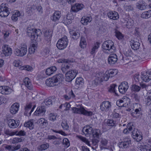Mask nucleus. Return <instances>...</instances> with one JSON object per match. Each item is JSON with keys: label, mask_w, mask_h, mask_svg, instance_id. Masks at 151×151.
Wrapping results in <instances>:
<instances>
[{"label": "nucleus", "mask_w": 151, "mask_h": 151, "mask_svg": "<svg viewBox=\"0 0 151 151\" xmlns=\"http://www.w3.org/2000/svg\"><path fill=\"white\" fill-rule=\"evenodd\" d=\"M68 44L67 37L66 36H64L58 41L56 44V46L59 49L62 50L66 47Z\"/></svg>", "instance_id": "obj_7"}, {"label": "nucleus", "mask_w": 151, "mask_h": 151, "mask_svg": "<svg viewBox=\"0 0 151 151\" xmlns=\"http://www.w3.org/2000/svg\"><path fill=\"white\" fill-rule=\"evenodd\" d=\"M37 123L43 128L46 127L47 126L48 124L47 120L44 118H41L39 119Z\"/></svg>", "instance_id": "obj_23"}, {"label": "nucleus", "mask_w": 151, "mask_h": 151, "mask_svg": "<svg viewBox=\"0 0 151 151\" xmlns=\"http://www.w3.org/2000/svg\"><path fill=\"white\" fill-rule=\"evenodd\" d=\"M4 94H9L12 92V89L9 87L4 86Z\"/></svg>", "instance_id": "obj_56"}, {"label": "nucleus", "mask_w": 151, "mask_h": 151, "mask_svg": "<svg viewBox=\"0 0 151 151\" xmlns=\"http://www.w3.org/2000/svg\"><path fill=\"white\" fill-rule=\"evenodd\" d=\"M116 109H114L112 114L111 115V116L112 118H117L119 117V113L116 112Z\"/></svg>", "instance_id": "obj_62"}, {"label": "nucleus", "mask_w": 151, "mask_h": 151, "mask_svg": "<svg viewBox=\"0 0 151 151\" xmlns=\"http://www.w3.org/2000/svg\"><path fill=\"white\" fill-rule=\"evenodd\" d=\"M139 107L138 108L136 109L135 110V111L133 112H132L131 114V115L132 116H133L134 117H136L137 116V114H139L141 111V107L142 106L140 105H139Z\"/></svg>", "instance_id": "obj_43"}, {"label": "nucleus", "mask_w": 151, "mask_h": 151, "mask_svg": "<svg viewBox=\"0 0 151 151\" xmlns=\"http://www.w3.org/2000/svg\"><path fill=\"white\" fill-rule=\"evenodd\" d=\"M31 8L33 9H36L39 14H42L43 12L42 7L40 6H39L36 7L35 6L33 5L32 6Z\"/></svg>", "instance_id": "obj_52"}, {"label": "nucleus", "mask_w": 151, "mask_h": 151, "mask_svg": "<svg viewBox=\"0 0 151 151\" xmlns=\"http://www.w3.org/2000/svg\"><path fill=\"white\" fill-rule=\"evenodd\" d=\"M27 33L32 40L37 41L38 37L41 35L42 32L40 29H37L28 27L27 30Z\"/></svg>", "instance_id": "obj_1"}, {"label": "nucleus", "mask_w": 151, "mask_h": 151, "mask_svg": "<svg viewBox=\"0 0 151 151\" xmlns=\"http://www.w3.org/2000/svg\"><path fill=\"white\" fill-rule=\"evenodd\" d=\"M52 78L56 84L57 83H61L63 80L64 76L62 74L60 73L54 76Z\"/></svg>", "instance_id": "obj_17"}, {"label": "nucleus", "mask_w": 151, "mask_h": 151, "mask_svg": "<svg viewBox=\"0 0 151 151\" xmlns=\"http://www.w3.org/2000/svg\"><path fill=\"white\" fill-rule=\"evenodd\" d=\"M56 115L54 113H50L49 115V119L50 120L54 122L56 120Z\"/></svg>", "instance_id": "obj_58"}, {"label": "nucleus", "mask_w": 151, "mask_h": 151, "mask_svg": "<svg viewBox=\"0 0 151 151\" xmlns=\"http://www.w3.org/2000/svg\"><path fill=\"white\" fill-rule=\"evenodd\" d=\"M46 84L47 86L50 87L56 85L52 77L47 79L46 81Z\"/></svg>", "instance_id": "obj_36"}, {"label": "nucleus", "mask_w": 151, "mask_h": 151, "mask_svg": "<svg viewBox=\"0 0 151 151\" xmlns=\"http://www.w3.org/2000/svg\"><path fill=\"white\" fill-rule=\"evenodd\" d=\"M70 15V14H68L66 17L63 18L62 22L65 25L70 24L72 23V19Z\"/></svg>", "instance_id": "obj_26"}, {"label": "nucleus", "mask_w": 151, "mask_h": 151, "mask_svg": "<svg viewBox=\"0 0 151 151\" xmlns=\"http://www.w3.org/2000/svg\"><path fill=\"white\" fill-rule=\"evenodd\" d=\"M70 105L68 103H66L64 104H61L59 106L60 109L63 108V110L66 111L68 110L70 107Z\"/></svg>", "instance_id": "obj_44"}, {"label": "nucleus", "mask_w": 151, "mask_h": 151, "mask_svg": "<svg viewBox=\"0 0 151 151\" xmlns=\"http://www.w3.org/2000/svg\"><path fill=\"white\" fill-rule=\"evenodd\" d=\"M133 125L131 123H128L127 126V128L124 129L123 132L125 134H128L133 129Z\"/></svg>", "instance_id": "obj_37"}, {"label": "nucleus", "mask_w": 151, "mask_h": 151, "mask_svg": "<svg viewBox=\"0 0 151 151\" xmlns=\"http://www.w3.org/2000/svg\"><path fill=\"white\" fill-rule=\"evenodd\" d=\"M91 133L93 137L99 138V136L101 135L100 131L99 129H93Z\"/></svg>", "instance_id": "obj_40"}, {"label": "nucleus", "mask_w": 151, "mask_h": 151, "mask_svg": "<svg viewBox=\"0 0 151 151\" xmlns=\"http://www.w3.org/2000/svg\"><path fill=\"white\" fill-rule=\"evenodd\" d=\"M55 99L54 97H52L49 99H47L44 101V103L47 106H48L49 105L52 104V103L55 102Z\"/></svg>", "instance_id": "obj_39"}, {"label": "nucleus", "mask_w": 151, "mask_h": 151, "mask_svg": "<svg viewBox=\"0 0 151 151\" xmlns=\"http://www.w3.org/2000/svg\"><path fill=\"white\" fill-rule=\"evenodd\" d=\"M131 90L133 91L138 92L140 89V87L139 86L135 85L132 86L131 88Z\"/></svg>", "instance_id": "obj_57"}, {"label": "nucleus", "mask_w": 151, "mask_h": 151, "mask_svg": "<svg viewBox=\"0 0 151 151\" xmlns=\"http://www.w3.org/2000/svg\"><path fill=\"white\" fill-rule=\"evenodd\" d=\"M139 132L137 129H134L132 132V136L133 138L137 140V141H140L142 139V137L140 135H139Z\"/></svg>", "instance_id": "obj_20"}, {"label": "nucleus", "mask_w": 151, "mask_h": 151, "mask_svg": "<svg viewBox=\"0 0 151 151\" xmlns=\"http://www.w3.org/2000/svg\"><path fill=\"white\" fill-rule=\"evenodd\" d=\"M141 77L142 80L144 81H149L151 80V71L142 72Z\"/></svg>", "instance_id": "obj_13"}, {"label": "nucleus", "mask_w": 151, "mask_h": 151, "mask_svg": "<svg viewBox=\"0 0 151 151\" xmlns=\"http://www.w3.org/2000/svg\"><path fill=\"white\" fill-rule=\"evenodd\" d=\"M151 16V10L144 12L141 14V17L144 19H147Z\"/></svg>", "instance_id": "obj_42"}, {"label": "nucleus", "mask_w": 151, "mask_h": 151, "mask_svg": "<svg viewBox=\"0 0 151 151\" xmlns=\"http://www.w3.org/2000/svg\"><path fill=\"white\" fill-rule=\"evenodd\" d=\"M92 20L91 17H83L81 20V22L84 25H87L88 22H90Z\"/></svg>", "instance_id": "obj_30"}, {"label": "nucleus", "mask_w": 151, "mask_h": 151, "mask_svg": "<svg viewBox=\"0 0 151 151\" xmlns=\"http://www.w3.org/2000/svg\"><path fill=\"white\" fill-rule=\"evenodd\" d=\"M83 78L81 77L77 78L75 82V86L76 88H78L81 86L83 83Z\"/></svg>", "instance_id": "obj_38"}, {"label": "nucleus", "mask_w": 151, "mask_h": 151, "mask_svg": "<svg viewBox=\"0 0 151 151\" xmlns=\"http://www.w3.org/2000/svg\"><path fill=\"white\" fill-rule=\"evenodd\" d=\"M32 107V105L31 104H29L25 108V111L24 112V114L25 115H27L28 113V112L27 111V110H30L29 112V115H30L31 113L33 111V108L32 109H31V108Z\"/></svg>", "instance_id": "obj_45"}, {"label": "nucleus", "mask_w": 151, "mask_h": 151, "mask_svg": "<svg viewBox=\"0 0 151 151\" xmlns=\"http://www.w3.org/2000/svg\"><path fill=\"white\" fill-rule=\"evenodd\" d=\"M105 73L106 75L108 76V79L110 77H112L116 75L117 71L116 70H110L109 71L106 72Z\"/></svg>", "instance_id": "obj_33"}, {"label": "nucleus", "mask_w": 151, "mask_h": 151, "mask_svg": "<svg viewBox=\"0 0 151 151\" xmlns=\"http://www.w3.org/2000/svg\"><path fill=\"white\" fill-rule=\"evenodd\" d=\"M46 111L45 108L43 106L38 107L37 108L34 114L35 115L43 116Z\"/></svg>", "instance_id": "obj_22"}, {"label": "nucleus", "mask_w": 151, "mask_h": 151, "mask_svg": "<svg viewBox=\"0 0 151 151\" xmlns=\"http://www.w3.org/2000/svg\"><path fill=\"white\" fill-rule=\"evenodd\" d=\"M101 143L100 145L101 148L102 147L106 146V145L108 143V141L105 139H102L101 141Z\"/></svg>", "instance_id": "obj_63"}, {"label": "nucleus", "mask_w": 151, "mask_h": 151, "mask_svg": "<svg viewBox=\"0 0 151 151\" xmlns=\"http://www.w3.org/2000/svg\"><path fill=\"white\" fill-rule=\"evenodd\" d=\"M84 7V6L82 4H76L72 6L71 9L74 12H77L81 10Z\"/></svg>", "instance_id": "obj_21"}, {"label": "nucleus", "mask_w": 151, "mask_h": 151, "mask_svg": "<svg viewBox=\"0 0 151 151\" xmlns=\"http://www.w3.org/2000/svg\"><path fill=\"white\" fill-rule=\"evenodd\" d=\"M86 45L85 39L84 37H82L80 42V46L81 48H84L86 47Z\"/></svg>", "instance_id": "obj_53"}, {"label": "nucleus", "mask_w": 151, "mask_h": 151, "mask_svg": "<svg viewBox=\"0 0 151 151\" xmlns=\"http://www.w3.org/2000/svg\"><path fill=\"white\" fill-rule=\"evenodd\" d=\"M106 123L107 125L109 126L113 127L116 126V121L112 119H108Z\"/></svg>", "instance_id": "obj_48"}, {"label": "nucleus", "mask_w": 151, "mask_h": 151, "mask_svg": "<svg viewBox=\"0 0 151 151\" xmlns=\"http://www.w3.org/2000/svg\"><path fill=\"white\" fill-rule=\"evenodd\" d=\"M124 23L125 24V26L128 28H131L133 25L134 21L131 19H126L124 20Z\"/></svg>", "instance_id": "obj_29"}, {"label": "nucleus", "mask_w": 151, "mask_h": 151, "mask_svg": "<svg viewBox=\"0 0 151 151\" xmlns=\"http://www.w3.org/2000/svg\"><path fill=\"white\" fill-rule=\"evenodd\" d=\"M116 103V105L119 107H125L127 106L125 103V101L122 100H117Z\"/></svg>", "instance_id": "obj_46"}, {"label": "nucleus", "mask_w": 151, "mask_h": 151, "mask_svg": "<svg viewBox=\"0 0 151 151\" xmlns=\"http://www.w3.org/2000/svg\"><path fill=\"white\" fill-rule=\"evenodd\" d=\"M24 83L26 87L29 89L31 90L32 88V86L29 78L26 77L24 80Z\"/></svg>", "instance_id": "obj_31"}, {"label": "nucleus", "mask_w": 151, "mask_h": 151, "mask_svg": "<svg viewBox=\"0 0 151 151\" xmlns=\"http://www.w3.org/2000/svg\"><path fill=\"white\" fill-rule=\"evenodd\" d=\"M17 132L9 131V130L6 129L4 132V133L8 135L12 136L15 134Z\"/></svg>", "instance_id": "obj_54"}, {"label": "nucleus", "mask_w": 151, "mask_h": 151, "mask_svg": "<svg viewBox=\"0 0 151 151\" xmlns=\"http://www.w3.org/2000/svg\"><path fill=\"white\" fill-rule=\"evenodd\" d=\"M117 60V56L116 54H111L108 58V63L110 65L114 64L116 62Z\"/></svg>", "instance_id": "obj_16"}, {"label": "nucleus", "mask_w": 151, "mask_h": 151, "mask_svg": "<svg viewBox=\"0 0 151 151\" xmlns=\"http://www.w3.org/2000/svg\"><path fill=\"white\" fill-rule=\"evenodd\" d=\"M19 124V120H15L13 119H10L8 121V125L9 127L12 128H15L17 127Z\"/></svg>", "instance_id": "obj_15"}, {"label": "nucleus", "mask_w": 151, "mask_h": 151, "mask_svg": "<svg viewBox=\"0 0 151 151\" xmlns=\"http://www.w3.org/2000/svg\"><path fill=\"white\" fill-rule=\"evenodd\" d=\"M129 86L127 82H123L119 86V91L121 93H124L128 89Z\"/></svg>", "instance_id": "obj_14"}, {"label": "nucleus", "mask_w": 151, "mask_h": 151, "mask_svg": "<svg viewBox=\"0 0 151 151\" xmlns=\"http://www.w3.org/2000/svg\"><path fill=\"white\" fill-rule=\"evenodd\" d=\"M131 142L130 139L128 137H126L123 138L122 141L119 143L118 146L121 148H126L129 146Z\"/></svg>", "instance_id": "obj_9"}, {"label": "nucleus", "mask_w": 151, "mask_h": 151, "mask_svg": "<svg viewBox=\"0 0 151 151\" xmlns=\"http://www.w3.org/2000/svg\"><path fill=\"white\" fill-rule=\"evenodd\" d=\"M10 12L8 7L3 4H1L0 8V16L2 17H7Z\"/></svg>", "instance_id": "obj_12"}, {"label": "nucleus", "mask_w": 151, "mask_h": 151, "mask_svg": "<svg viewBox=\"0 0 151 151\" xmlns=\"http://www.w3.org/2000/svg\"><path fill=\"white\" fill-rule=\"evenodd\" d=\"M111 106L110 102L108 101H105L101 103L100 108L102 111L107 112L110 110Z\"/></svg>", "instance_id": "obj_11"}, {"label": "nucleus", "mask_w": 151, "mask_h": 151, "mask_svg": "<svg viewBox=\"0 0 151 151\" xmlns=\"http://www.w3.org/2000/svg\"><path fill=\"white\" fill-rule=\"evenodd\" d=\"M69 33L72 37L74 40L78 39L80 37V34L78 32H76L73 30H71L69 31Z\"/></svg>", "instance_id": "obj_35"}, {"label": "nucleus", "mask_w": 151, "mask_h": 151, "mask_svg": "<svg viewBox=\"0 0 151 151\" xmlns=\"http://www.w3.org/2000/svg\"><path fill=\"white\" fill-rule=\"evenodd\" d=\"M146 6V3L142 0L139 1L136 4L137 8L141 10L145 9Z\"/></svg>", "instance_id": "obj_25"}, {"label": "nucleus", "mask_w": 151, "mask_h": 151, "mask_svg": "<svg viewBox=\"0 0 151 151\" xmlns=\"http://www.w3.org/2000/svg\"><path fill=\"white\" fill-rule=\"evenodd\" d=\"M12 53L11 48L9 47L8 45H5L2 47V52L1 55L2 57H7L10 56Z\"/></svg>", "instance_id": "obj_10"}, {"label": "nucleus", "mask_w": 151, "mask_h": 151, "mask_svg": "<svg viewBox=\"0 0 151 151\" xmlns=\"http://www.w3.org/2000/svg\"><path fill=\"white\" fill-rule=\"evenodd\" d=\"M20 13L19 11L16 12L14 14H13L11 18L12 20L16 21L18 19V17L20 16Z\"/></svg>", "instance_id": "obj_47"}, {"label": "nucleus", "mask_w": 151, "mask_h": 151, "mask_svg": "<svg viewBox=\"0 0 151 151\" xmlns=\"http://www.w3.org/2000/svg\"><path fill=\"white\" fill-rule=\"evenodd\" d=\"M132 97L133 100L135 102V104H138L139 101L140 96L137 94H132Z\"/></svg>", "instance_id": "obj_49"}, {"label": "nucleus", "mask_w": 151, "mask_h": 151, "mask_svg": "<svg viewBox=\"0 0 151 151\" xmlns=\"http://www.w3.org/2000/svg\"><path fill=\"white\" fill-rule=\"evenodd\" d=\"M115 35L119 40L122 39L123 37V36L122 33L118 31H116Z\"/></svg>", "instance_id": "obj_64"}, {"label": "nucleus", "mask_w": 151, "mask_h": 151, "mask_svg": "<svg viewBox=\"0 0 151 151\" xmlns=\"http://www.w3.org/2000/svg\"><path fill=\"white\" fill-rule=\"evenodd\" d=\"M102 47L104 50H108L110 53L114 52L115 50L113 42L110 40L104 42L102 45Z\"/></svg>", "instance_id": "obj_3"}, {"label": "nucleus", "mask_w": 151, "mask_h": 151, "mask_svg": "<svg viewBox=\"0 0 151 151\" xmlns=\"http://www.w3.org/2000/svg\"><path fill=\"white\" fill-rule=\"evenodd\" d=\"M61 126L64 129L67 130L68 129L69 126L66 121H63L61 124Z\"/></svg>", "instance_id": "obj_61"}, {"label": "nucleus", "mask_w": 151, "mask_h": 151, "mask_svg": "<svg viewBox=\"0 0 151 151\" xmlns=\"http://www.w3.org/2000/svg\"><path fill=\"white\" fill-rule=\"evenodd\" d=\"M64 99L66 100H69L71 98L75 97V95L73 91L71 90L68 94L63 96Z\"/></svg>", "instance_id": "obj_41"}, {"label": "nucleus", "mask_w": 151, "mask_h": 151, "mask_svg": "<svg viewBox=\"0 0 151 151\" xmlns=\"http://www.w3.org/2000/svg\"><path fill=\"white\" fill-rule=\"evenodd\" d=\"M19 104L17 103L13 104L10 109V112L12 114H16L19 110Z\"/></svg>", "instance_id": "obj_19"}, {"label": "nucleus", "mask_w": 151, "mask_h": 151, "mask_svg": "<svg viewBox=\"0 0 151 151\" xmlns=\"http://www.w3.org/2000/svg\"><path fill=\"white\" fill-rule=\"evenodd\" d=\"M78 71L76 69L69 70L65 74L66 81L68 82L71 81L76 77L78 73Z\"/></svg>", "instance_id": "obj_8"}, {"label": "nucleus", "mask_w": 151, "mask_h": 151, "mask_svg": "<svg viewBox=\"0 0 151 151\" xmlns=\"http://www.w3.org/2000/svg\"><path fill=\"white\" fill-rule=\"evenodd\" d=\"M145 97V102L147 105H150L151 104V93H147Z\"/></svg>", "instance_id": "obj_34"}, {"label": "nucleus", "mask_w": 151, "mask_h": 151, "mask_svg": "<svg viewBox=\"0 0 151 151\" xmlns=\"http://www.w3.org/2000/svg\"><path fill=\"white\" fill-rule=\"evenodd\" d=\"M49 147V145L47 143L45 144L41 145L39 148L40 151L45 150L47 149Z\"/></svg>", "instance_id": "obj_55"}, {"label": "nucleus", "mask_w": 151, "mask_h": 151, "mask_svg": "<svg viewBox=\"0 0 151 151\" xmlns=\"http://www.w3.org/2000/svg\"><path fill=\"white\" fill-rule=\"evenodd\" d=\"M94 80V83L95 85L100 83L103 81H107L108 80V76L101 72H98L96 73Z\"/></svg>", "instance_id": "obj_5"}, {"label": "nucleus", "mask_w": 151, "mask_h": 151, "mask_svg": "<svg viewBox=\"0 0 151 151\" xmlns=\"http://www.w3.org/2000/svg\"><path fill=\"white\" fill-rule=\"evenodd\" d=\"M92 127L86 125L83 127L82 131L85 134H90L92 132Z\"/></svg>", "instance_id": "obj_28"}, {"label": "nucleus", "mask_w": 151, "mask_h": 151, "mask_svg": "<svg viewBox=\"0 0 151 151\" xmlns=\"http://www.w3.org/2000/svg\"><path fill=\"white\" fill-rule=\"evenodd\" d=\"M130 44L132 48L134 50L139 49L140 45V43L138 41H135L134 40H131Z\"/></svg>", "instance_id": "obj_24"}, {"label": "nucleus", "mask_w": 151, "mask_h": 151, "mask_svg": "<svg viewBox=\"0 0 151 151\" xmlns=\"http://www.w3.org/2000/svg\"><path fill=\"white\" fill-rule=\"evenodd\" d=\"M23 139L22 138H14L12 140V143L15 144L21 142L22 141Z\"/></svg>", "instance_id": "obj_60"}, {"label": "nucleus", "mask_w": 151, "mask_h": 151, "mask_svg": "<svg viewBox=\"0 0 151 151\" xmlns=\"http://www.w3.org/2000/svg\"><path fill=\"white\" fill-rule=\"evenodd\" d=\"M124 53L127 56H130L132 54V52L130 49H125L123 51Z\"/></svg>", "instance_id": "obj_59"}, {"label": "nucleus", "mask_w": 151, "mask_h": 151, "mask_svg": "<svg viewBox=\"0 0 151 151\" xmlns=\"http://www.w3.org/2000/svg\"><path fill=\"white\" fill-rule=\"evenodd\" d=\"M59 62L60 63H65L62 65L61 67V70L62 72L66 74L68 71H69V70L72 67V65L70 63L71 62L70 60L68 59H63L60 60Z\"/></svg>", "instance_id": "obj_4"}, {"label": "nucleus", "mask_w": 151, "mask_h": 151, "mask_svg": "<svg viewBox=\"0 0 151 151\" xmlns=\"http://www.w3.org/2000/svg\"><path fill=\"white\" fill-rule=\"evenodd\" d=\"M77 107H73L72 108V110L73 113L82 114L87 116H91L94 114L92 111L86 110L82 106L80 105L77 106Z\"/></svg>", "instance_id": "obj_2"}, {"label": "nucleus", "mask_w": 151, "mask_h": 151, "mask_svg": "<svg viewBox=\"0 0 151 151\" xmlns=\"http://www.w3.org/2000/svg\"><path fill=\"white\" fill-rule=\"evenodd\" d=\"M107 15L111 19L114 20L118 19L119 18L118 14L115 11H110L108 13Z\"/></svg>", "instance_id": "obj_18"}, {"label": "nucleus", "mask_w": 151, "mask_h": 151, "mask_svg": "<svg viewBox=\"0 0 151 151\" xmlns=\"http://www.w3.org/2000/svg\"><path fill=\"white\" fill-rule=\"evenodd\" d=\"M27 51L26 45L24 43L21 44L19 49H16L14 51L15 54L17 56H23L25 55Z\"/></svg>", "instance_id": "obj_6"}, {"label": "nucleus", "mask_w": 151, "mask_h": 151, "mask_svg": "<svg viewBox=\"0 0 151 151\" xmlns=\"http://www.w3.org/2000/svg\"><path fill=\"white\" fill-rule=\"evenodd\" d=\"M57 70L55 66L51 67L47 69L45 73L47 75L50 76L55 72Z\"/></svg>", "instance_id": "obj_32"}, {"label": "nucleus", "mask_w": 151, "mask_h": 151, "mask_svg": "<svg viewBox=\"0 0 151 151\" xmlns=\"http://www.w3.org/2000/svg\"><path fill=\"white\" fill-rule=\"evenodd\" d=\"M61 17V13L59 11H56L54 13L51 17V19L54 22H56L59 20Z\"/></svg>", "instance_id": "obj_27"}, {"label": "nucleus", "mask_w": 151, "mask_h": 151, "mask_svg": "<svg viewBox=\"0 0 151 151\" xmlns=\"http://www.w3.org/2000/svg\"><path fill=\"white\" fill-rule=\"evenodd\" d=\"M52 36V32L51 31L46 30L45 33V37L46 40L48 39L50 40Z\"/></svg>", "instance_id": "obj_50"}, {"label": "nucleus", "mask_w": 151, "mask_h": 151, "mask_svg": "<svg viewBox=\"0 0 151 151\" xmlns=\"http://www.w3.org/2000/svg\"><path fill=\"white\" fill-rule=\"evenodd\" d=\"M25 127L29 128L30 129H32L33 128V123L31 121H28L24 124Z\"/></svg>", "instance_id": "obj_51"}]
</instances>
